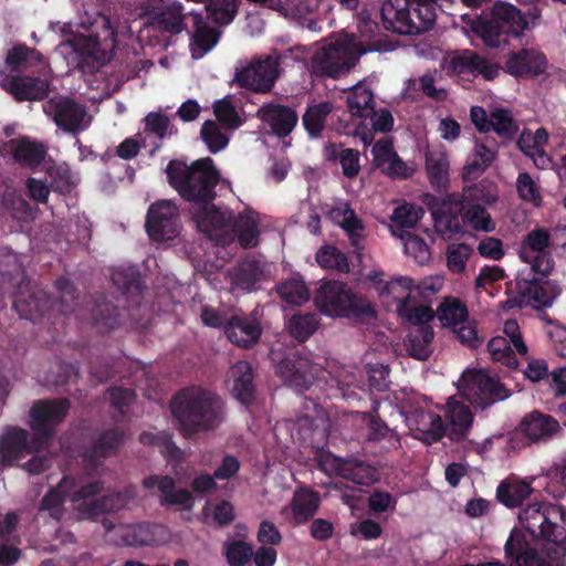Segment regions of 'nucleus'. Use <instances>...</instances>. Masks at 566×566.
Wrapping results in <instances>:
<instances>
[{
	"label": "nucleus",
	"mask_w": 566,
	"mask_h": 566,
	"mask_svg": "<svg viewBox=\"0 0 566 566\" xmlns=\"http://www.w3.org/2000/svg\"><path fill=\"white\" fill-rule=\"evenodd\" d=\"M224 216V223L229 226L228 231L216 229V234H206L209 239L217 241L220 244L232 242L234 234L238 237L240 244L243 248H252L258 244L260 234V216L251 209H245L239 213L234 221L232 216L227 210H220Z\"/></svg>",
	"instance_id": "obj_15"
},
{
	"label": "nucleus",
	"mask_w": 566,
	"mask_h": 566,
	"mask_svg": "<svg viewBox=\"0 0 566 566\" xmlns=\"http://www.w3.org/2000/svg\"><path fill=\"white\" fill-rule=\"evenodd\" d=\"M53 31H59L63 41L54 52V60L61 70L94 69L111 60L116 46V36L128 33L126 25L114 24L108 18L101 17L94 29H86L59 22L51 23Z\"/></svg>",
	"instance_id": "obj_2"
},
{
	"label": "nucleus",
	"mask_w": 566,
	"mask_h": 566,
	"mask_svg": "<svg viewBox=\"0 0 566 566\" xmlns=\"http://www.w3.org/2000/svg\"><path fill=\"white\" fill-rule=\"evenodd\" d=\"M314 302L323 314L331 317L361 318L374 315L371 304L339 281L323 283L314 295Z\"/></svg>",
	"instance_id": "obj_9"
},
{
	"label": "nucleus",
	"mask_w": 566,
	"mask_h": 566,
	"mask_svg": "<svg viewBox=\"0 0 566 566\" xmlns=\"http://www.w3.org/2000/svg\"><path fill=\"white\" fill-rule=\"evenodd\" d=\"M328 429V418L325 411L314 401H307L302 415L292 431V437L300 440H308L314 434L325 437Z\"/></svg>",
	"instance_id": "obj_28"
},
{
	"label": "nucleus",
	"mask_w": 566,
	"mask_h": 566,
	"mask_svg": "<svg viewBox=\"0 0 566 566\" xmlns=\"http://www.w3.org/2000/svg\"><path fill=\"white\" fill-rule=\"evenodd\" d=\"M546 66V57L541 51L523 49L509 55L504 71L516 78L533 77L543 74Z\"/></svg>",
	"instance_id": "obj_25"
},
{
	"label": "nucleus",
	"mask_w": 566,
	"mask_h": 566,
	"mask_svg": "<svg viewBox=\"0 0 566 566\" xmlns=\"http://www.w3.org/2000/svg\"><path fill=\"white\" fill-rule=\"evenodd\" d=\"M35 448H38L35 442H28L25 430L15 427L8 428L0 436V462L12 465Z\"/></svg>",
	"instance_id": "obj_26"
},
{
	"label": "nucleus",
	"mask_w": 566,
	"mask_h": 566,
	"mask_svg": "<svg viewBox=\"0 0 566 566\" xmlns=\"http://www.w3.org/2000/svg\"><path fill=\"white\" fill-rule=\"evenodd\" d=\"M423 216V209L412 203H402L396 207L390 217L389 231L396 228L401 232H411L410 229L415 228Z\"/></svg>",
	"instance_id": "obj_50"
},
{
	"label": "nucleus",
	"mask_w": 566,
	"mask_h": 566,
	"mask_svg": "<svg viewBox=\"0 0 566 566\" xmlns=\"http://www.w3.org/2000/svg\"><path fill=\"white\" fill-rule=\"evenodd\" d=\"M356 19L359 36L342 33L324 40L312 57L314 73L339 77L354 67L363 54L377 50L371 39L378 25L370 18L369 11L364 8Z\"/></svg>",
	"instance_id": "obj_4"
},
{
	"label": "nucleus",
	"mask_w": 566,
	"mask_h": 566,
	"mask_svg": "<svg viewBox=\"0 0 566 566\" xmlns=\"http://www.w3.org/2000/svg\"><path fill=\"white\" fill-rule=\"evenodd\" d=\"M227 385L238 400L244 405L249 403L254 391L253 374L249 363L234 364L228 371Z\"/></svg>",
	"instance_id": "obj_37"
},
{
	"label": "nucleus",
	"mask_w": 566,
	"mask_h": 566,
	"mask_svg": "<svg viewBox=\"0 0 566 566\" xmlns=\"http://www.w3.org/2000/svg\"><path fill=\"white\" fill-rule=\"evenodd\" d=\"M229 340L240 347L254 345L261 336V327L254 318L233 317L226 327Z\"/></svg>",
	"instance_id": "obj_41"
},
{
	"label": "nucleus",
	"mask_w": 566,
	"mask_h": 566,
	"mask_svg": "<svg viewBox=\"0 0 566 566\" xmlns=\"http://www.w3.org/2000/svg\"><path fill=\"white\" fill-rule=\"evenodd\" d=\"M449 158L441 145L428 148L426 154V171L434 188H444L449 182Z\"/></svg>",
	"instance_id": "obj_40"
},
{
	"label": "nucleus",
	"mask_w": 566,
	"mask_h": 566,
	"mask_svg": "<svg viewBox=\"0 0 566 566\" xmlns=\"http://www.w3.org/2000/svg\"><path fill=\"white\" fill-rule=\"evenodd\" d=\"M533 481L534 478L530 480L509 479L497 486V499L507 507L518 506L533 493L534 490L531 486Z\"/></svg>",
	"instance_id": "obj_46"
},
{
	"label": "nucleus",
	"mask_w": 566,
	"mask_h": 566,
	"mask_svg": "<svg viewBox=\"0 0 566 566\" xmlns=\"http://www.w3.org/2000/svg\"><path fill=\"white\" fill-rule=\"evenodd\" d=\"M170 185L182 198L192 202L190 212L198 227L205 234H216V229L228 231L224 216L212 205L214 187L219 172L214 169L209 157L198 159L190 166L181 161H170L167 166Z\"/></svg>",
	"instance_id": "obj_3"
},
{
	"label": "nucleus",
	"mask_w": 566,
	"mask_h": 566,
	"mask_svg": "<svg viewBox=\"0 0 566 566\" xmlns=\"http://www.w3.org/2000/svg\"><path fill=\"white\" fill-rule=\"evenodd\" d=\"M457 386L463 398L471 405L481 408L504 400L510 396V391L495 376H491L483 369L463 371Z\"/></svg>",
	"instance_id": "obj_12"
},
{
	"label": "nucleus",
	"mask_w": 566,
	"mask_h": 566,
	"mask_svg": "<svg viewBox=\"0 0 566 566\" xmlns=\"http://www.w3.org/2000/svg\"><path fill=\"white\" fill-rule=\"evenodd\" d=\"M104 527L112 534L111 539L117 545L146 546L166 544L170 534L163 525H118L113 527L108 520L103 521Z\"/></svg>",
	"instance_id": "obj_17"
},
{
	"label": "nucleus",
	"mask_w": 566,
	"mask_h": 566,
	"mask_svg": "<svg viewBox=\"0 0 566 566\" xmlns=\"http://www.w3.org/2000/svg\"><path fill=\"white\" fill-rule=\"evenodd\" d=\"M397 399L400 415L413 438L424 443H432L439 441L447 433V427L441 416L426 399L406 392L401 399Z\"/></svg>",
	"instance_id": "obj_10"
},
{
	"label": "nucleus",
	"mask_w": 566,
	"mask_h": 566,
	"mask_svg": "<svg viewBox=\"0 0 566 566\" xmlns=\"http://www.w3.org/2000/svg\"><path fill=\"white\" fill-rule=\"evenodd\" d=\"M279 76V56L269 55L249 62L235 74V81L242 87L255 92H268Z\"/></svg>",
	"instance_id": "obj_19"
},
{
	"label": "nucleus",
	"mask_w": 566,
	"mask_h": 566,
	"mask_svg": "<svg viewBox=\"0 0 566 566\" xmlns=\"http://www.w3.org/2000/svg\"><path fill=\"white\" fill-rule=\"evenodd\" d=\"M327 156L331 159H338L346 177H355L359 170V154L357 150L350 148H342L338 146H331L326 149Z\"/></svg>",
	"instance_id": "obj_56"
},
{
	"label": "nucleus",
	"mask_w": 566,
	"mask_h": 566,
	"mask_svg": "<svg viewBox=\"0 0 566 566\" xmlns=\"http://www.w3.org/2000/svg\"><path fill=\"white\" fill-rule=\"evenodd\" d=\"M380 276L381 274L374 273L369 275V279L375 283V287L387 305L395 303L398 310L399 305L410 303L416 293V284L412 279L401 276L384 282Z\"/></svg>",
	"instance_id": "obj_27"
},
{
	"label": "nucleus",
	"mask_w": 566,
	"mask_h": 566,
	"mask_svg": "<svg viewBox=\"0 0 566 566\" xmlns=\"http://www.w3.org/2000/svg\"><path fill=\"white\" fill-rule=\"evenodd\" d=\"M497 199L499 191L496 186L492 182L481 181L463 188L455 208L462 214L463 221L472 229L492 232L495 230V222L482 205L491 206Z\"/></svg>",
	"instance_id": "obj_11"
},
{
	"label": "nucleus",
	"mask_w": 566,
	"mask_h": 566,
	"mask_svg": "<svg viewBox=\"0 0 566 566\" xmlns=\"http://www.w3.org/2000/svg\"><path fill=\"white\" fill-rule=\"evenodd\" d=\"M346 103L353 116L367 117L374 108L371 91L364 83H358L348 93Z\"/></svg>",
	"instance_id": "obj_51"
},
{
	"label": "nucleus",
	"mask_w": 566,
	"mask_h": 566,
	"mask_svg": "<svg viewBox=\"0 0 566 566\" xmlns=\"http://www.w3.org/2000/svg\"><path fill=\"white\" fill-rule=\"evenodd\" d=\"M549 241V232L546 229L536 228L530 231L521 243L518 256L523 263L530 265L534 274L547 276L554 268Z\"/></svg>",
	"instance_id": "obj_16"
},
{
	"label": "nucleus",
	"mask_w": 566,
	"mask_h": 566,
	"mask_svg": "<svg viewBox=\"0 0 566 566\" xmlns=\"http://www.w3.org/2000/svg\"><path fill=\"white\" fill-rule=\"evenodd\" d=\"M412 34L429 30L436 20L437 12L432 0H410Z\"/></svg>",
	"instance_id": "obj_49"
},
{
	"label": "nucleus",
	"mask_w": 566,
	"mask_h": 566,
	"mask_svg": "<svg viewBox=\"0 0 566 566\" xmlns=\"http://www.w3.org/2000/svg\"><path fill=\"white\" fill-rule=\"evenodd\" d=\"M392 235L401 241L405 254L411 258L415 262L421 265L430 262V247L418 233L401 232L395 228L392 230Z\"/></svg>",
	"instance_id": "obj_47"
},
{
	"label": "nucleus",
	"mask_w": 566,
	"mask_h": 566,
	"mask_svg": "<svg viewBox=\"0 0 566 566\" xmlns=\"http://www.w3.org/2000/svg\"><path fill=\"white\" fill-rule=\"evenodd\" d=\"M45 169L51 178L52 187L60 192H66L75 185V176L65 163H45Z\"/></svg>",
	"instance_id": "obj_58"
},
{
	"label": "nucleus",
	"mask_w": 566,
	"mask_h": 566,
	"mask_svg": "<svg viewBox=\"0 0 566 566\" xmlns=\"http://www.w3.org/2000/svg\"><path fill=\"white\" fill-rule=\"evenodd\" d=\"M144 488L157 486L163 503L179 505L186 510L193 506V496L185 489H176L174 480L168 476L153 475L144 480Z\"/></svg>",
	"instance_id": "obj_35"
},
{
	"label": "nucleus",
	"mask_w": 566,
	"mask_h": 566,
	"mask_svg": "<svg viewBox=\"0 0 566 566\" xmlns=\"http://www.w3.org/2000/svg\"><path fill=\"white\" fill-rule=\"evenodd\" d=\"M171 411L185 437L213 429L222 420L218 397L199 387L181 390L171 402Z\"/></svg>",
	"instance_id": "obj_6"
},
{
	"label": "nucleus",
	"mask_w": 566,
	"mask_h": 566,
	"mask_svg": "<svg viewBox=\"0 0 566 566\" xmlns=\"http://www.w3.org/2000/svg\"><path fill=\"white\" fill-rule=\"evenodd\" d=\"M145 123L146 135L142 138V143L144 148L154 146V148L149 150V153L153 154L155 149L158 148V145L153 140V138L161 139L165 136L170 135L171 129L168 118L160 114L150 113L145 118Z\"/></svg>",
	"instance_id": "obj_53"
},
{
	"label": "nucleus",
	"mask_w": 566,
	"mask_h": 566,
	"mask_svg": "<svg viewBox=\"0 0 566 566\" xmlns=\"http://www.w3.org/2000/svg\"><path fill=\"white\" fill-rule=\"evenodd\" d=\"M516 292L515 297L507 298L502 303L504 311L527 306L535 310L549 307L558 296L559 289L553 281L526 279L520 274L516 280Z\"/></svg>",
	"instance_id": "obj_14"
},
{
	"label": "nucleus",
	"mask_w": 566,
	"mask_h": 566,
	"mask_svg": "<svg viewBox=\"0 0 566 566\" xmlns=\"http://www.w3.org/2000/svg\"><path fill=\"white\" fill-rule=\"evenodd\" d=\"M539 13L536 10L522 13L514 6L506 2L494 4L491 19H473L469 14L461 15L464 22L463 30L476 34L483 42L492 48L505 43V34L520 36L524 30L535 25Z\"/></svg>",
	"instance_id": "obj_7"
},
{
	"label": "nucleus",
	"mask_w": 566,
	"mask_h": 566,
	"mask_svg": "<svg viewBox=\"0 0 566 566\" xmlns=\"http://www.w3.org/2000/svg\"><path fill=\"white\" fill-rule=\"evenodd\" d=\"M317 264L325 270L348 272L349 263L346 255L334 245H324L316 252Z\"/></svg>",
	"instance_id": "obj_55"
},
{
	"label": "nucleus",
	"mask_w": 566,
	"mask_h": 566,
	"mask_svg": "<svg viewBox=\"0 0 566 566\" xmlns=\"http://www.w3.org/2000/svg\"><path fill=\"white\" fill-rule=\"evenodd\" d=\"M433 338V332L430 329H419L417 335H411L406 340V347L410 356L424 360L431 354L430 342Z\"/></svg>",
	"instance_id": "obj_60"
},
{
	"label": "nucleus",
	"mask_w": 566,
	"mask_h": 566,
	"mask_svg": "<svg viewBox=\"0 0 566 566\" xmlns=\"http://www.w3.org/2000/svg\"><path fill=\"white\" fill-rule=\"evenodd\" d=\"M322 468L329 474L339 475L357 484H370L376 480V470L357 460H344L334 455H326L322 460Z\"/></svg>",
	"instance_id": "obj_24"
},
{
	"label": "nucleus",
	"mask_w": 566,
	"mask_h": 566,
	"mask_svg": "<svg viewBox=\"0 0 566 566\" xmlns=\"http://www.w3.org/2000/svg\"><path fill=\"white\" fill-rule=\"evenodd\" d=\"M74 488L73 480L63 478L56 488L45 494L39 510L42 513L48 512L54 520H60L63 514V504L69 497L73 509L77 511L78 517L94 518L102 513L125 507L128 501L135 496V491L129 488L124 495L114 494L95 499L103 489L99 481L85 483L77 490Z\"/></svg>",
	"instance_id": "obj_5"
},
{
	"label": "nucleus",
	"mask_w": 566,
	"mask_h": 566,
	"mask_svg": "<svg viewBox=\"0 0 566 566\" xmlns=\"http://www.w3.org/2000/svg\"><path fill=\"white\" fill-rule=\"evenodd\" d=\"M437 318L442 327L457 335L462 345L476 348L482 345L476 323L470 318L464 303L455 297H447L437 308Z\"/></svg>",
	"instance_id": "obj_13"
},
{
	"label": "nucleus",
	"mask_w": 566,
	"mask_h": 566,
	"mask_svg": "<svg viewBox=\"0 0 566 566\" xmlns=\"http://www.w3.org/2000/svg\"><path fill=\"white\" fill-rule=\"evenodd\" d=\"M224 554L230 566H243L253 556V548L243 541H231L224 544Z\"/></svg>",
	"instance_id": "obj_64"
},
{
	"label": "nucleus",
	"mask_w": 566,
	"mask_h": 566,
	"mask_svg": "<svg viewBox=\"0 0 566 566\" xmlns=\"http://www.w3.org/2000/svg\"><path fill=\"white\" fill-rule=\"evenodd\" d=\"M559 429L558 422L549 416L532 412L523 419L520 431L530 440L537 441L553 436Z\"/></svg>",
	"instance_id": "obj_45"
},
{
	"label": "nucleus",
	"mask_w": 566,
	"mask_h": 566,
	"mask_svg": "<svg viewBox=\"0 0 566 566\" xmlns=\"http://www.w3.org/2000/svg\"><path fill=\"white\" fill-rule=\"evenodd\" d=\"M384 27L400 34H412L410 0H386L380 10Z\"/></svg>",
	"instance_id": "obj_30"
},
{
	"label": "nucleus",
	"mask_w": 566,
	"mask_h": 566,
	"mask_svg": "<svg viewBox=\"0 0 566 566\" xmlns=\"http://www.w3.org/2000/svg\"><path fill=\"white\" fill-rule=\"evenodd\" d=\"M488 350L492 359L514 368L517 366V360L512 349V344L506 337L495 336L488 344Z\"/></svg>",
	"instance_id": "obj_59"
},
{
	"label": "nucleus",
	"mask_w": 566,
	"mask_h": 566,
	"mask_svg": "<svg viewBox=\"0 0 566 566\" xmlns=\"http://www.w3.org/2000/svg\"><path fill=\"white\" fill-rule=\"evenodd\" d=\"M457 201L450 197L448 201H443L439 208L432 210L434 230L443 240H450L462 232L460 220L453 213V210H457Z\"/></svg>",
	"instance_id": "obj_43"
},
{
	"label": "nucleus",
	"mask_w": 566,
	"mask_h": 566,
	"mask_svg": "<svg viewBox=\"0 0 566 566\" xmlns=\"http://www.w3.org/2000/svg\"><path fill=\"white\" fill-rule=\"evenodd\" d=\"M317 327L316 316L313 314L295 315L287 322L290 334L298 340L308 338Z\"/></svg>",
	"instance_id": "obj_63"
},
{
	"label": "nucleus",
	"mask_w": 566,
	"mask_h": 566,
	"mask_svg": "<svg viewBox=\"0 0 566 566\" xmlns=\"http://www.w3.org/2000/svg\"><path fill=\"white\" fill-rule=\"evenodd\" d=\"M259 280L258 265L253 262H244L230 274L233 291H250Z\"/></svg>",
	"instance_id": "obj_57"
},
{
	"label": "nucleus",
	"mask_w": 566,
	"mask_h": 566,
	"mask_svg": "<svg viewBox=\"0 0 566 566\" xmlns=\"http://www.w3.org/2000/svg\"><path fill=\"white\" fill-rule=\"evenodd\" d=\"M277 369L284 380L296 388L308 387L316 371V367L305 357L287 358Z\"/></svg>",
	"instance_id": "obj_38"
},
{
	"label": "nucleus",
	"mask_w": 566,
	"mask_h": 566,
	"mask_svg": "<svg viewBox=\"0 0 566 566\" xmlns=\"http://www.w3.org/2000/svg\"><path fill=\"white\" fill-rule=\"evenodd\" d=\"M327 216L333 223L344 230L353 247H364L367 237L366 226L347 202H335L327 210Z\"/></svg>",
	"instance_id": "obj_22"
},
{
	"label": "nucleus",
	"mask_w": 566,
	"mask_h": 566,
	"mask_svg": "<svg viewBox=\"0 0 566 566\" xmlns=\"http://www.w3.org/2000/svg\"><path fill=\"white\" fill-rule=\"evenodd\" d=\"M333 108L329 102H321L307 107L303 115V125L312 137H317L323 132L327 116L332 113Z\"/></svg>",
	"instance_id": "obj_52"
},
{
	"label": "nucleus",
	"mask_w": 566,
	"mask_h": 566,
	"mask_svg": "<svg viewBox=\"0 0 566 566\" xmlns=\"http://www.w3.org/2000/svg\"><path fill=\"white\" fill-rule=\"evenodd\" d=\"M146 230L154 241H170L179 235L178 208L170 200L153 203L147 212Z\"/></svg>",
	"instance_id": "obj_18"
},
{
	"label": "nucleus",
	"mask_w": 566,
	"mask_h": 566,
	"mask_svg": "<svg viewBox=\"0 0 566 566\" xmlns=\"http://www.w3.org/2000/svg\"><path fill=\"white\" fill-rule=\"evenodd\" d=\"M496 150L482 142L475 140L472 153L468 156L462 169L465 181L479 178L495 160Z\"/></svg>",
	"instance_id": "obj_42"
},
{
	"label": "nucleus",
	"mask_w": 566,
	"mask_h": 566,
	"mask_svg": "<svg viewBox=\"0 0 566 566\" xmlns=\"http://www.w3.org/2000/svg\"><path fill=\"white\" fill-rule=\"evenodd\" d=\"M548 142V133L545 128H537L535 132L524 130L518 138L520 149L533 159L534 165L541 169L552 167L553 160L545 153L544 146Z\"/></svg>",
	"instance_id": "obj_32"
},
{
	"label": "nucleus",
	"mask_w": 566,
	"mask_h": 566,
	"mask_svg": "<svg viewBox=\"0 0 566 566\" xmlns=\"http://www.w3.org/2000/svg\"><path fill=\"white\" fill-rule=\"evenodd\" d=\"M200 134L202 140L211 153H218L229 144L228 135L220 129L216 122H205Z\"/></svg>",
	"instance_id": "obj_61"
},
{
	"label": "nucleus",
	"mask_w": 566,
	"mask_h": 566,
	"mask_svg": "<svg viewBox=\"0 0 566 566\" xmlns=\"http://www.w3.org/2000/svg\"><path fill=\"white\" fill-rule=\"evenodd\" d=\"M195 33L190 43L191 55L193 59H201L211 51L219 40V33L214 28L207 27L198 13H190Z\"/></svg>",
	"instance_id": "obj_44"
},
{
	"label": "nucleus",
	"mask_w": 566,
	"mask_h": 566,
	"mask_svg": "<svg viewBox=\"0 0 566 566\" xmlns=\"http://www.w3.org/2000/svg\"><path fill=\"white\" fill-rule=\"evenodd\" d=\"M213 108L218 120L227 127L234 129L242 125V119L231 96L217 101Z\"/></svg>",
	"instance_id": "obj_62"
},
{
	"label": "nucleus",
	"mask_w": 566,
	"mask_h": 566,
	"mask_svg": "<svg viewBox=\"0 0 566 566\" xmlns=\"http://www.w3.org/2000/svg\"><path fill=\"white\" fill-rule=\"evenodd\" d=\"M447 433L452 440L467 437L473 423V415L462 402L450 398L446 403Z\"/></svg>",
	"instance_id": "obj_36"
},
{
	"label": "nucleus",
	"mask_w": 566,
	"mask_h": 566,
	"mask_svg": "<svg viewBox=\"0 0 566 566\" xmlns=\"http://www.w3.org/2000/svg\"><path fill=\"white\" fill-rule=\"evenodd\" d=\"M0 86L19 101L40 99L48 92L45 80L29 76L9 77L0 74Z\"/></svg>",
	"instance_id": "obj_33"
},
{
	"label": "nucleus",
	"mask_w": 566,
	"mask_h": 566,
	"mask_svg": "<svg viewBox=\"0 0 566 566\" xmlns=\"http://www.w3.org/2000/svg\"><path fill=\"white\" fill-rule=\"evenodd\" d=\"M521 525L534 537L545 538L541 551L524 547L523 535L513 530L505 544V555L516 566H566V514L562 507L533 503L518 514Z\"/></svg>",
	"instance_id": "obj_1"
},
{
	"label": "nucleus",
	"mask_w": 566,
	"mask_h": 566,
	"mask_svg": "<svg viewBox=\"0 0 566 566\" xmlns=\"http://www.w3.org/2000/svg\"><path fill=\"white\" fill-rule=\"evenodd\" d=\"M69 402L64 399L56 401H39L33 405L30 424L39 436L50 434L67 415Z\"/></svg>",
	"instance_id": "obj_23"
},
{
	"label": "nucleus",
	"mask_w": 566,
	"mask_h": 566,
	"mask_svg": "<svg viewBox=\"0 0 566 566\" xmlns=\"http://www.w3.org/2000/svg\"><path fill=\"white\" fill-rule=\"evenodd\" d=\"M371 155L373 165L391 178L405 179L416 171L413 164L403 161L388 139L378 140L371 148Z\"/></svg>",
	"instance_id": "obj_21"
},
{
	"label": "nucleus",
	"mask_w": 566,
	"mask_h": 566,
	"mask_svg": "<svg viewBox=\"0 0 566 566\" xmlns=\"http://www.w3.org/2000/svg\"><path fill=\"white\" fill-rule=\"evenodd\" d=\"M44 113L67 133H78L88 127L91 116L85 108L66 97H54L43 106Z\"/></svg>",
	"instance_id": "obj_20"
},
{
	"label": "nucleus",
	"mask_w": 566,
	"mask_h": 566,
	"mask_svg": "<svg viewBox=\"0 0 566 566\" xmlns=\"http://www.w3.org/2000/svg\"><path fill=\"white\" fill-rule=\"evenodd\" d=\"M10 150L18 163L28 167L38 166L45 156V148L43 145L32 142L25 137L11 140Z\"/></svg>",
	"instance_id": "obj_48"
},
{
	"label": "nucleus",
	"mask_w": 566,
	"mask_h": 566,
	"mask_svg": "<svg viewBox=\"0 0 566 566\" xmlns=\"http://www.w3.org/2000/svg\"><path fill=\"white\" fill-rule=\"evenodd\" d=\"M6 65L10 71L33 70L40 75H45L50 71L39 52L23 45L15 46L8 52Z\"/></svg>",
	"instance_id": "obj_39"
},
{
	"label": "nucleus",
	"mask_w": 566,
	"mask_h": 566,
	"mask_svg": "<svg viewBox=\"0 0 566 566\" xmlns=\"http://www.w3.org/2000/svg\"><path fill=\"white\" fill-rule=\"evenodd\" d=\"M259 118L277 136L289 135L297 123V114L285 106L266 104L258 111Z\"/></svg>",
	"instance_id": "obj_34"
},
{
	"label": "nucleus",
	"mask_w": 566,
	"mask_h": 566,
	"mask_svg": "<svg viewBox=\"0 0 566 566\" xmlns=\"http://www.w3.org/2000/svg\"><path fill=\"white\" fill-rule=\"evenodd\" d=\"M451 69L458 75H481L484 80L492 81L499 73L500 67L497 64L492 63L474 52L463 51L452 56Z\"/></svg>",
	"instance_id": "obj_29"
},
{
	"label": "nucleus",
	"mask_w": 566,
	"mask_h": 566,
	"mask_svg": "<svg viewBox=\"0 0 566 566\" xmlns=\"http://www.w3.org/2000/svg\"><path fill=\"white\" fill-rule=\"evenodd\" d=\"M277 293L282 300L293 305H302L310 300V291L304 281L292 277L277 285Z\"/></svg>",
	"instance_id": "obj_54"
},
{
	"label": "nucleus",
	"mask_w": 566,
	"mask_h": 566,
	"mask_svg": "<svg viewBox=\"0 0 566 566\" xmlns=\"http://www.w3.org/2000/svg\"><path fill=\"white\" fill-rule=\"evenodd\" d=\"M18 287L13 306L24 318L35 319L46 310L50 301L41 291L35 292L29 282H24L22 263L18 255L9 253L0 260V289L10 291Z\"/></svg>",
	"instance_id": "obj_8"
},
{
	"label": "nucleus",
	"mask_w": 566,
	"mask_h": 566,
	"mask_svg": "<svg viewBox=\"0 0 566 566\" xmlns=\"http://www.w3.org/2000/svg\"><path fill=\"white\" fill-rule=\"evenodd\" d=\"M319 506V497L308 489L295 491L291 503L282 509V515L294 524L308 521Z\"/></svg>",
	"instance_id": "obj_31"
}]
</instances>
